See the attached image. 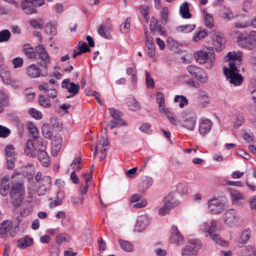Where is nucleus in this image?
Masks as SVG:
<instances>
[{"instance_id": "f257e3e1", "label": "nucleus", "mask_w": 256, "mask_h": 256, "mask_svg": "<svg viewBox=\"0 0 256 256\" xmlns=\"http://www.w3.org/2000/svg\"><path fill=\"white\" fill-rule=\"evenodd\" d=\"M226 57L229 62V68L224 67V72L230 84L235 86H240L243 81V78L239 74L240 70L238 68V67L241 64L242 53L235 52H229Z\"/></svg>"}, {"instance_id": "f03ea898", "label": "nucleus", "mask_w": 256, "mask_h": 256, "mask_svg": "<svg viewBox=\"0 0 256 256\" xmlns=\"http://www.w3.org/2000/svg\"><path fill=\"white\" fill-rule=\"evenodd\" d=\"M24 196V188L23 184L20 182L12 184L10 191L11 202L13 206L17 208L22 202Z\"/></svg>"}, {"instance_id": "7ed1b4c3", "label": "nucleus", "mask_w": 256, "mask_h": 256, "mask_svg": "<svg viewBox=\"0 0 256 256\" xmlns=\"http://www.w3.org/2000/svg\"><path fill=\"white\" fill-rule=\"evenodd\" d=\"M20 220L18 219L16 222L4 220L0 225V236L2 238H5L8 234L12 236H14L18 230V226Z\"/></svg>"}, {"instance_id": "20e7f679", "label": "nucleus", "mask_w": 256, "mask_h": 256, "mask_svg": "<svg viewBox=\"0 0 256 256\" xmlns=\"http://www.w3.org/2000/svg\"><path fill=\"white\" fill-rule=\"evenodd\" d=\"M196 62L200 64H204L206 68H210L214 66L215 60L214 52L200 50L194 54Z\"/></svg>"}, {"instance_id": "39448f33", "label": "nucleus", "mask_w": 256, "mask_h": 256, "mask_svg": "<svg viewBox=\"0 0 256 256\" xmlns=\"http://www.w3.org/2000/svg\"><path fill=\"white\" fill-rule=\"evenodd\" d=\"M182 126L190 131H193L197 119L196 113L192 110H187L182 112Z\"/></svg>"}, {"instance_id": "423d86ee", "label": "nucleus", "mask_w": 256, "mask_h": 256, "mask_svg": "<svg viewBox=\"0 0 256 256\" xmlns=\"http://www.w3.org/2000/svg\"><path fill=\"white\" fill-rule=\"evenodd\" d=\"M44 4V0H24L20 6L23 11L27 14H36L37 7H40Z\"/></svg>"}, {"instance_id": "0eeeda50", "label": "nucleus", "mask_w": 256, "mask_h": 256, "mask_svg": "<svg viewBox=\"0 0 256 256\" xmlns=\"http://www.w3.org/2000/svg\"><path fill=\"white\" fill-rule=\"evenodd\" d=\"M0 76L5 84L10 85L14 88L19 86V82L12 78L8 68L4 64L0 65Z\"/></svg>"}, {"instance_id": "6e6552de", "label": "nucleus", "mask_w": 256, "mask_h": 256, "mask_svg": "<svg viewBox=\"0 0 256 256\" xmlns=\"http://www.w3.org/2000/svg\"><path fill=\"white\" fill-rule=\"evenodd\" d=\"M202 248L200 242L196 240H192L188 245L184 247L182 252V256H197L198 250Z\"/></svg>"}, {"instance_id": "1a4fd4ad", "label": "nucleus", "mask_w": 256, "mask_h": 256, "mask_svg": "<svg viewBox=\"0 0 256 256\" xmlns=\"http://www.w3.org/2000/svg\"><path fill=\"white\" fill-rule=\"evenodd\" d=\"M186 70L191 76L202 83H206L208 81V76L206 72L202 68L194 65L187 66Z\"/></svg>"}, {"instance_id": "9d476101", "label": "nucleus", "mask_w": 256, "mask_h": 256, "mask_svg": "<svg viewBox=\"0 0 256 256\" xmlns=\"http://www.w3.org/2000/svg\"><path fill=\"white\" fill-rule=\"evenodd\" d=\"M46 150V146L42 142H38L36 147L38 158L44 166L47 167L50 164V160Z\"/></svg>"}, {"instance_id": "9b49d317", "label": "nucleus", "mask_w": 256, "mask_h": 256, "mask_svg": "<svg viewBox=\"0 0 256 256\" xmlns=\"http://www.w3.org/2000/svg\"><path fill=\"white\" fill-rule=\"evenodd\" d=\"M216 222L212 220L210 226L208 223L204 222L202 226V230L208 234L211 238L217 244H221L220 236L218 234H214L216 230Z\"/></svg>"}, {"instance_id": "f8f14e48", "label": "nucleus", "mask_w": 256, "mask_h": 256, "mask_svg": "<svg viewBox=\"0 0 256 256\" xmlns=\"http://www.w3.org/2000/svg\"><path fill=\"white\" fill-rule=\"evenodd\" d=\"M238 42L240 46L244 48L250 50L256 46V40L250 32L249 36H245L242 34L239 36L238 38Z\"/></svg>"}, {"instance_id": "ddd939ff", "label": "nucleus", "mask_w": 256, "mask_h": 256, "mask_svg": "<svg viewBox=\"0 0 256 256\" xmlns=\"http://www.w3.org/2000/svg\"><path fill=\"white\" fill-rule=\"evenodd\" d=\"M4 151L7 160V168L9 170H12L14 166L16 160L15 148L12 144H8L6 146Z\"/></svg>"}, {"instance_id": "4468645a", "label": "nucleus", "mask_w": 256, "mask_h": 256, "mask_svg": "<svg viewBox=\"0 0 256 256\" xmlns=\"http://www.w3.org/2000/svg\"><path fill=\"white\" fill-rule=\"evenodd\" d=\"M26 74L30 78H35L40 76L45 77L47 76L48 71L46 69L44 72H42L36 64H33L26 68Z\"/></svg>"}, {"instance_id": "2eb2a0df", "label": "nucleus", "mask_w": 256, "mask_h": 256, "mask_svg": "<svg viewBox=\"0 0 256 256\" xmlns=\"http://www.w3.org/2000/svg\"><path fill=\"white\" fill-rule=\"evenodd\" d=\"M208 210L212 214L222 212L224 210V205L221 200L216 198L210 200L208 202Z\"/></svg>"}, {"instance_id": "dca6fc26", "label": "nucleus", "mask_w": 256, "mask_h": 256, "mask_svg": "<svg viewBox=\"0 0 256 256\" xmlns=\"http://www.w3.org/2000/svg\"><path fill=\"white\" fill-rule=\"evenodd\" d=\"M62 87L66 89L70 94L66 96L67 98H70L76 95L79 90L80 85L71 82L70 79L66 78L62 82Z\"/></svg>"}, {"instance_id": "f3484780", "label": "nucleus", "mask_w": 256, "mask_h": 256, "mask_svg": "<svg viewBox=\"0 0 256 256\" xmlns=\"http://www.w3.org/2000/svg\"><path fill=\"white\" fill-rule=\"evenodd\" d=\"M108 142L106 138L104 136L94 146V158L96 157V156L100 152L102 154L100 158V161H102L104 158L106 154L105 152L108 150Z\"/></svg>"}, {"instance_id": "a211bd4d", "label": "nucleus", "mask_w": 256, "mask_h": 256, "mask_svg": "<svg viewBox=\"0 0 256 256\" xmlns=\"http://www.w3.org/2000/svg\"><path fill=\"white\" fill-rule=\"evenodd\" d=\"M36 50L39 57L43 61L38 64L43 68L47 69V66L50 62V58L45 48L42 45H38L36 48Z\"/></svg>"}, {"instance_id": "6ab92c4d", "label": "nucleus", "mask_w": 256, "mask_h": 256, "mask_svg": "<svg viewBox=\"0 0 256 256\" xmlns=\"http://www.w3.org/2000/svg\"><path fill=\"white\" fill-rule=\"evenodd\" d=\"M123 116L122 112L113 108V128L127 126V122L123 118Z\"/></svg>"}, {"instance_id": "aec40b11", "label": "nucleus", "mask_w": 256, "mask_h": 256, "mask_svg": "<svg viewBox=\"0 0 256 256\" xmlns=\"http://www.w3.org/2000/svg\"><path fill=\"white\" fill-rule=\"evenodd\" d=\"M170 232V241L172 243L177 246L183 243L184 238L180 234L177 226L173 225L171 228Z\"/></svg>"}, {"instance_id": "412c9836", "label": "nucleus", "mask_w": 256, "mask_h": 256, "mask_svg": "<svg viewBox=\"0 0 256 256\" xmlns=\"http://www.w3.org/2000/svg\"><path fill=\"white\" fill-rule=\"evenodd\" d=\"M212 123L208 119L203 118L201 120L199 126V132L200 134L204 136L210 130Z\"/></svg>"}, {"instance_id": "4be33fe9", "label": "nucleus", "mask_w": 256, "mask_h": 256, "mask_svg": "<svg viewBox=\"0 0 256 256\" xmlns=\"http://www.w3.org/2000/svg\"><path fill=\"white\" fill-rule=\"evenodd\" d=\"M39 90L46 92L47 96L50 98H55L58 95V92L55 86L50 87L48 83H44L40 85Z\"/></svg>"}, {"instance_id": "5701e85b", "label": "nucleus", "mask_w": 256, "mask_h": 256, "mask_svg": "<svg viewBox=\"0 0 256 256\" xmlns=\"http://www.w3.org/2000/svg\"><path fill=\"white\" fill-rule=\"evenodd\" d=\"M150 220L146 215H142L138 218L135 229L138 232H141L144 230L149 224Z\"/></svg>"}, {"instance_id": "b1692460", "label": "nucleus", "mask_w": 256, "mask_h": 256, "mask_svg": "<svg viewBox=\"0 0 256 256\" xmlns=\"http://www.w3.org/2000/svg\"><path fill=\"white\" fill-rule=\"evenodd\" d=\"M39 141L37 142L34 146V142L33 140L28 139L26 142V148L25 150L26 154L30 157H35L36 155V144Z\"/></svg>"}, {"instance_id": "393cba45", "label": "nucleus", "mask_w": 256, "mask_h": 256, "mask_svg": "<svg viewBox=\"0 0 256 256\" xmlns=\"http://www.w3.org/2000/svg\"><path fill=\"white\" fill-rule=\"evenodd\" d=\"M62 143V138L60 134H56L54 136V139L52 142V154L53 156H56L58 155L61 148Z\"/></svg>"}, {"instance_id": "a878e982", "label": "nucleus", "mask_w": 256, "mask_h": 256, "mask_svg": "<svg viewBox=\"0 0 256 256\" xmlns=\"http://www.w3.org/2000/svg\"><path fill=\"white\" fill-rule=\"evenodd\" d=\"M10 182L8 176H4L0 181V194L6 196L10 190Z\"/></svg>"}, {"instance_id": "bb28decb", "label": "nucleus", "mask_w": 256, "mask_h": 256, "mask_svg": "<svg viewBox=\"0 0 256 256\" xmlns=\"http://www.w3.org/2000/svg\"><path fill=\"white\" fill-rule=\"evenodd\" d=\"M236 212L234 210H229L224 214V222L228 225H230L236 222Z\"/></svg>"}, {"instance_id": "cd10ccee", "label": "nucleus", "mask_w": 256, "mask_h": 256, "mask_svg": "<svg viewBox=\"0 0 256 256\" xmlns=\"http://www.w3.org/2000/svg\"><path fill=\"white\" fill-rule=\"evenodd\" d=\"M180 204V202H175L172 204H168L164 202L163 206L158 210V214L161 216H165L170 212L171 209L178 206Z\"/></svg>"}, {"instance_id": "c85d7f7f", "label": "nucleus", "mask_w": 256, "mask_h": 256, "mask_svg": "<svg viewBox=\"0 0 256 256\" xmlns=\"http://www.w3.org/2000/svg\"><path fill=\"white\" fill-rule=\"evenodd\" d=\"M94 168V166H92L90 172H84L82 174V178L84 179V180L86 182V185L84 188L80 189V193L82 195L86 194L87 192V190L88 188V182H90L92 178Z\"/></svg>"}, {"instance_id": "c756f323", "label": "nucleus", "mask_w": 256, "mask_h": 256, "mask_svg": "<svg viewBox=\"0 0 256 256\" xmlns=\"http://www.w3.org/2000/svg\"><path fill=\"white\" fill-rule=\"evenodd\" d=\"M33 239L28 236H26L17 241V246L20 248H25L33 244Z\"/></svg>"}, {"instance_id": "7c9ffc66", "label": "nucleus", "mask_w": 256, "mask_h": 256, "mask_svg": "<svg viewBox=\"0 0 256 256\" xmlns=\"http://www.w3.org/2000/svg\"><path fill=\"white\" fill-rule=\"evenodd\" d=\"M250 237V232L249 228L244 230L238 242V246L242 247L244 244L248 242Z\"/></svg>"}, {"instance_id": "2f4dec72", "label": "nucleus", "mask_w": 256, "mask_h": 256, "mask_svg": "<svg viewBox=\"0 0 256 256\" xmlns=\"http://www.w3.org/2000/svg\"><path fill=\"white\" fill-rule=\"evenodd\" d=\"M202 12L204 17L205 25L209 28H212L214 26L212 16L208 13L205 9H203Z\"/></svg>"}, {"instance_id": "473e14b6", "label": "nucleus", "mask_w": 256, "mask_h": 256, "mask_svg": "<svg viewBox=\"0 0 256 256\" xmlns=\"http://www.w3.org/2000/svg\"><path fill=\"white\" fill-rule=\"evenodd\" d=\"M180 13L184 18H191L192 15L190 12L188 2H184L180 6Z\"/></svg>"}, {"instance_id": "72a5a7b5", "label": "nucleus", "mask_w": 256, "mask_h": 256, "mask_svg": "<svg viewBox=\"0 0 256 256\" xmlns=\"http://www.w3.org/2000/svg\"><path fill=\"white\" fill-rule=\"evenodd\" d=\"M90 50L85 42L80 43L79 46L77 50H74L73 57L81 54L82 53L90 52Z\"/></svg>"}, {"instance_id": "f704fd0d", "label": "nucleus", "mask_w": 256, "mask_h": 256, "mask_svg": "<svg viewBox=\"0 0 256 256\" xmlns=\"http://www.w3.org/2000/svg\"><path fill=\"white\" fill-rule=\"evenodd\" d=\"M118 242L122 250L128 252H132L134 246L130 242L122 239H118Z\"/></svg>"}, {"instance_id": "c9c22d12", "label": "nucleus", "mask_w": 256, "mask_h": 256, "mask_svg": "<svg viewBox=\"0 0 256 256\" xmlns=\"http://www.w3.org/2000/svg\"><path fill=\"white\" fill-rule=\"evenodd\" d=\"M98 34L102 37L106 39H110L111 38L110 28L104 25H102L98 30Z\"/></svg>"}, {"instance_id": "e433bc0d", "label": "nucleus", "mask_w": 256, "mask_h": 256, "mask_svg": "<svg viewBox=\"0 0 256 256\" xmlns=\"http://www.w3.org/2000/svg\"><path fill=\"white\" fill-rule=\"evenodd\" d=\"M45 32L48 35L56 36L57 34L56 25L52 22L48 23L45 26Z\"/></svg>"}, {"instance_id": "4c0bfd02", "label": "nucleus", "mask_w": 256, "mask_h": 256, "mask_svg": "<svg viewBox=\"0 0 256 256\" xmlns=\"http://www.w3.org/2000/svg\"><path fill=\"white\" fill-rule=\"evenodd\" d=\"M43 136L46 138H50L52 136V128L48 124H44L42 128Z\"/></svg>"}, {"instance_id": "58836bf2", "label": "nucleus", "mask_w": 256, "mask_h": 256, "mask_svg": "<svg viewBox=\"0 0 256 256\" xmlns=\"http://www.w3.org/2000/svg\"><path fill=\"white\" fill-rule=\"evenodd\" d=\"M213 39L220 46H222L226 42V39L223 34L220 32L214 31L212 32Z\"/></svg>"}, {"instance_id": "ea45409f", "label": "nucleus", "mask_w": 256, "mask_h": 256, "mask_svg": "<svg viewBox=\"0 0 256 256\" xmlns=\"http://www.w3.org/2000/svg\"><path fill=\"white\" fill-rule=\"evenodd\" d=\"M156 101L158 104L159 110L160 112L164 111V99L163 94L160 92H158L156 94Z\"/></svg>"}, {"instance_id": "a19ab883", "label": "nucleus", "mask_w": 256, "mask_h": 256, "mask_svg": "<svg viewBox=\"0 0 256 256\" xmlns=\"http://www.w3.org/2000/svg\"><path fill=\"white\" fill-rule=\"evenodd\" d=\"M24 52L29 58L34 59L36 56V54L34 52L33 48L29 44L24 46Z\"/></svg>"}, {"instance_id": "79ce46f5", "label": "nucleus", "mask_w": 256, "mask_h": 256, "mask_svg": "<svg viewBox=\"0 0 256 256\" xmlns=\"http://www.w3.org/2000/svg\"><path fill=\"white\" fill-rule=\"evenodd\" d=\"M174 101L176 102H179L178 106L180 108H182L188 104V100L184 96H176L174 98Z\"/></svg>"}, {"instance_id": "37998d69", "label": "nucleus", "mask_w": 256, "mask_h": 256, "mask_svg": "<svg viewBox=\"0 0 256 256\" xmlns=\"http://www.w3.org/2000/svg\"><path fill=\"white\" fill-rule=\"evenodd\" d=\"M195 24H186L178 26L176 30L180 32H190L195 28Z\"/></svg>"}, {"instance_id": "c03bdc74", "label": "nucleus", "mask_w": 256, "mask_h": 256, "mask_svg": "<svg viewBox=\"0 0 256 256\" xmlns=\"http://www.w3.org/2000/svg\"><path fill=\"white\" fill-rule=\"evenodd\" d=\"M222 11L223 12L222 18L226 20H230L234 18L231 10L228 8L224 6L222 8Z\"/></svg>"}, {"instance_id": "a18cd8bd", "label": "nucleus", "mask_w": 256, "mask_h": 256, "mask_svg": "<svg viewBox=\"0 0 256 256\" xmlns=\"http://www.w3.org/2000/svg\"><path fill=\"white\" fill-rule=\"evenodd\" d=\"M29 132L33 138L37 140L38 138V132L37 128L32 123H30L28 125Z\"/></svg>"}, {"instance_id": "49530a36", "label": "nucleus", "mask_w": 256, "mask_h": 256, "mask_svg": "<svg viewBox=\"0 0 256 256\" xmlns=\"http://www.w3.org/2000/svg\"><path fill=\"white\" fill-rule=\"evenodd\" d=\"M70 240L69 236L66 233H58L57 234L56 241L58 244H61L66 242H68Z\"/></svg>"}, {"instance_id": "de8ad7c7", "label": "nucleus", "mask_w": 256, "mask_h": 256, "mask_svg": "<svg viewBox=\"0 0 256 256\" xmlns=\"http://www.w3.org/2000/svg\"><path fill=\"white\" fill-rule=\"evenodd\" d=\"M162 112H164L166 114L170 123L174 125H176L178 124V121L176 118L175 115L169 108H164V111Z\"/></svg>"}, {"instance_id": "09e8293b", "label": "nucleus", "mask_w": 256, "mask_h": 256, "mask_svg": "<svg viewBox=\"0 0 256 256\" xmlns=\"http://www.w3.org/2000/svg\"><path fill=\"white\" fill-rule=\"evenodd\" d=\"M176 191L181 195H184L188 193V186L186 184L179 183L176 186Z\"/></svg>"}, {"instance_id": "8fccbe9b", "label": "nucleus", "mask_w": 256, "mask_h": 256, "mask_svg": "<svg viewBox=\"0 0 256 256\" xmlns=\"http://www.w3.org/2000/svg\"><path fill=\"white\" fill-rule=\"evenodd\" d=\"M176 192H172L169 193L164 199V202L168 204H172L174 202H180L178 200H175Z\"/></svg>"}, {"instance_id": "3c124183", "label": "nucleus", "mask_w": 256, "mask_h": 256, "mask_svg": "<svg viewBox=\"0 0 256 256\" xmlns=\"http://www.w3.org/2000/svg\"><path fill=\"white\" fill-rule=\"evenodd\" d=\"M10 36V32L8 30H4L0 32V42L8 41Z\"/></svg>"}, {"instance_id": "603ef678", "label": "nucleus", "mask_w": 256, "mask_h": 256, "mask_svg": "<svg viewBox=\"0 0 256 256\" xmlns=\"http://www.w3.org/2000/svg\"><path fill=\"white\" fill-rule=\"evenodd\" d=\"M28 113L34 118L40 120L42 118V112L34 108H30L28 110Z\"/></svg>"}, {"instance_id": "864d4df0", "label": "nucleus", "mask_w": 256, "mask_h": 256, "mask_svg": "<svg viewBox=\"0 0 256 256\" xmlns=\"http://www.w3.org/2000/svg\"><path fill=\"white\" fill-rule=\"evenodd\" d=\"M0 102L7 106L8 104L9 96L5 90H0Z\"/></svg>"}, {"instance_id": "5fc2aeb1", "label": "nucleus", "mask_w": 256, "mask_h": 256, "mask_svg": "<svg viewBox=\"0 0 256 256\" xmlns=\"http://www.w3.org/2000/svg\"><path fill=\"white\" fill-rule=\"evenodd\" d=\"M158 22L156 18L154 16H152L151 18L150 22V28L152 32L154 33V32L157 30L159 26Z\"/></svg>"}, {"instance_id": "6e6d98bb", "label": "nucleus", "mask_w": 256, "mask_h": 256, "mask_svg": "<svg viewBox=\"0 0 256 256\" xmlns=\"http://www.w3.org/2000/svg\"><path fill=\"white\" fill-rule=\"evenodd\" d=\"M128 106L132 111H136L140 108V104L134 99L128 102Z\"/></svg>"}, {"instance_id": "4d7b16f0", "label": "nucleus", "mask_w": 256, "mask_h": 256, "mask_svg": "<svg viewBox=\"0 0 256 256\" xmlns=\"http://www.w3.org/2000/svg\"><path fill=\"white\" fill-rule=\"evenodd\" d=\"M39 104L40 106L46 108H49L51 106L50 100L42 95L39 96Z\"/></svg>"}, {"instance_id": "13d9d810", "label": "nucleus", "mask_w": 256, "mask_h": 256, "mask_svg": "<svg viewBox=\"0 0 256 256\" xmlns=\"http://www.w3.org/2000/svg\"><path fill=\"white\" fill-rule=\"evenodd\" d=\"M236 120L234 121V126L235 128H238L242 126L244 122V117L240 114H238L236 116Z\"/></svg>"}, {"instance_id": "bf43d9fd", "label": "nucleus", "mask_w": 256, "mask_h": 256, "mask_svg": "<svg viewBox=\"0 0 256 256\" xmlns=\"http://www.w3.org/2000/svg\"><path fill=\"white\" fill-rule=\"evenodd\" d=\"M130 28V22L126 19L124 22L120 26V31L123 34H126Z\"/></svg>"}, {"instance_id": "052dcab7", "label": "nucleus", "mask_w": 256, "mask_h": 256, "mask_svg": "<svg viewBox=\"0 0 256 256\" xmlns=\"http://www.w3.org/2000/svg\"><path fill=\"white\" fill-rule=\"evenodd\" d=\"M244 256H256V248L252 246H247Z\"/></svg>"}, {"instance_id": "680f3d73", "label": "nucleus", "mask_w": 256, "mask_h": 256, "mask_svg": "<svg viewBox=\"0 0 256 256\" xmlns=\"http://www.w3.org/2000/svg\"><path fill=\"white\" fill-rule=\"evenodd\" d=\"M146 84L148 88H154V81L150 76V74L148 72H146Z\"/></svg>"}, {"instance_id": "e2e57ef3", "label": "nucleus", "mask_w": 256, "mask_h": 256, "mask_svg": "<svg viewBox=\"0 0 256 256\" xmlns=\"http://www.w3.org/2000/svg\"><path fill=\"white\" fill-rule=\"evenodd\" d=\"M206 35V32L205 30H202L198 32L193 37V40L198 42L203 38Z\"/></svg>"}, {"instance_id": "0e129e2a", "label": "nucleus", "mask_w": 256, "mask_h": 256, "mask_svg": "<svg viewBox=\"0 0 256 256\" xmlns=\"http://www.w3.org/2000/svg\"><path fill=\"white\" fill-rule=\"evenodd\" d=\"M10 134V130L8 128L0 125V137L6 138Z\"/></svg>"}, {"instance_id": "69168bd1", "label": "nucleus", "mask_w": 256, "mask_h": 256, "mask_svg": "<svg viewBox=\"0 0 256 256\" xmlns=\"http://www.w3.org/2000/svg\"><path fill=\"white\" fill-rule=\"evenodd\" d=\"M147 202L146 200L144 198H140L138 202H136V204L132 205V208H142L146 206Z\"/></svg>"}, {"instance_id": "338daca9", "label": "nucleus", "mask_w": 256, "mask_h": 256, "mask_svg": "<svg viewBox=\"0 0 256 256\" xmlns=\"http://www.w3.org/2000/svg\"><path fill=\"white\" fill-rule=\"evenodd\" d=\"M203 106H205L209 102V96L204 92H202L200 95Z\"/></svg>"}, {"instance_id": "774afa93", "label": "nucleus", "mask_w": 256, "mask_h": 256, "mask_svg": "<svg viewBox=\"0 0 256 256\" xmlns=\"http://www.w3.org/2000/svg\"><path fill=\"white\" fill-rule=\"evenodd\" d=\"M142 182L144 186H145L146 188H148L152 185L153 180L150 177L144 176L142 178Z\"/></svg>"}]
</instances>
